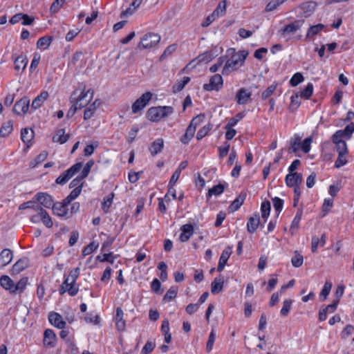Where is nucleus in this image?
Returning a JSON list of instances; mask_svg holds the SVG:
<instances>
[{
  "mask_svg": "<svg viewBox=\"0 0 354 354\" xmlns=\"http://www.w3.org/2000/svg\"><path fill=\"white\" fill-rule=\"evenodd\" d=\"M81 193V187L74 188L69 195L63 200L67 205L70 204L73 200H75Z\"/></svg>",
  "mask_w": 354,
  "mask_h": 354,
  "instance_id": "obj_41",
  "label": "nucleus"
},
{
  "mask_svg": "<svg viewBox=\"0 0 354 354\" xmlns=\"http://www.w3.org/2000/svg\"><path fill=\"white\" fill-rule=\"evenodd\" d=\"M205 117V114L202 113L196 115L192 120L189 127H191V128H194V130L196 131V127L203 122Z\"/></svg>",
  "mask_w": 354,
  "mask_h": 354,
  "instance_id": "obj_51",
  "label": "nucleus"
},
{
  "mask_svg": "<svg viewBox=\"0 0 354 354\" xmlns=\"http://www.w3.org/2000/svg\"><path fill=\"white\" fill-rule=\"evenodd\" d=\"M215 339H216V333L214 330H212V331L209 335L208 341H207V345H206V350L207 352H210L212 350Z\"/></svg>",
  "mask_w": 354,
  "mask_h": 354,
  "instance_id": "obj_63",
  "label": "nucleus"
},
{
  "mask_svg": "<svg viewBox=\"0 0 354 354\" xmlns=\"http://www.w3.org/2000/svg\"><path fill=\"white\" fill-rule=\"evenodd\" d=\"M48 319L52 325L55 327L63 329L66 326V322L64 321L62 317L57 313L51 312L49 313Z\"/></svg>",
  "mask_w": 354,
  "mask_h": 354,
  "instance_id": "obj_16",
  "label": "nucleus"
},
{
  "mask_svg": "<svg viewBox=\"0 0 354 354\" xmlns=\"http://www.w3.org/2000/svg\"><path fill=\"white\" fill-rule=\"evenodd\" d=\"M313 85L312 83H308L306 88L301 92L300 95L306 99H308L313 94Z\"/></svg>",
  "mask_w": 354,
  "mask_h": 354,
  "instance_id": "obj_62",
  "label": "nucleus"
},
{
  "mask_svg": "<svg viewBox=\"0 0 354 354\" xmlns=\"http://www.w3.org/2000/svg\"><path fill=\"white\" fill-rule=\"evenodd\" d=\"M177 293L178 288L175 286H171L166 292L165 295L163 297V300L167 301H171L176 297Z\"/></svg>",
  "mask_w": 354,
  "mask_h": 354,
  "instance_id": "obj_45",
  "label": "nucleus"
},
{
  "mask_svg": "<svg viewBox=\"0 0 354 354\" xmlns=\"http://www.w3.org/2000/svg\"><path fill=\"white\" fill-rule=\"evenodd\" d=\"M152 93L149 91L143 93L136 102L132 104V112L136 113L143 109L149 101L151 99Z\"/></svg>",
  "mask_w": 354,
  "mask_h": 354,
  "instance_id": "obj_8",
  "label": "nucleus"
},
{
  "mask_svg": "<svg viewBox=\"0 0 354 354\" xmlns=\"http://www.w3.org/2000/svg\"><path fill=\"white\" fill-rule=\"evenodd\" d=\"M29 106L30 100L27 97H24L15 104L13 112L17 115L24 114L28 111Z\"/></svg>",
  "mask_w": 354,
  "mask_h": 354,
  "instance_id": "obj_11",
  "label": "nucleus"
},
{
  "mask_svg": "<svg viewBox=\"0 0 354 354\" xmlns=\"http://www.w3.org/2000/svg\"><path fill=\"white\" fill-rule=\"evenodd\" d=\"M142 0H133L130 6L120 14L121 17L131 15L142 3Z\"/></svg>",
  "mask_w": 354,
  "mask_h": 354,
  "instance_id": "obj_28",
  "label": "nucleus"
},
{
  "mask_svg": "<svg viewBox=\"0 0 354 354\" xmlns=\"http://www.w3.org/2000/svg\"><path fill=\"white\" fill-rule=\"evenodd\" d=\"M113 197L114 194L112 192L104 198V201L102 203V208L105 213L109 212V209L111 206Z\"/></svg>",
  "mask_w": 354,
  "mask_h": 354,
  "instance_id": "obj_44",
  "label": "nucleus"
},
{
  "mask_svg": "<svg viewBox=\"0 0 354 354\" xmlns=\"http://www.w3.org/2000/svg\"><path fill=\"white\" fill-rule=\"evenodd\" d=\"M53 37L52 36H44L39 38L37 42V46L39 48L47 49L50 45Z\"/></svg>",
  "mask_w": 354,
  "mask_h": 354,
  "instance_id": "obj_34",
  "label": "nucleus"
},
{
  "mask_svg": "<svg viewBox=\"0 0 354 354\" xmlns=\"http://www.w3.org/2000/svg\"><path fill=\"white\" fill-rule=\"evenodd\" d=\"M155 347V342L147 341L141 351V354H150L153 351Z\"/></svg>",
  "mask_w": 354,
  "mask_h": 354,
  "instance_id": "obj_57",
  "label": "nucleus"
},
{
  "mask_svg": "<svg viewBox=\"0 0 354 354\" xmlns=\"http://www.w3.org/2000/svg\"><path fill=\"white\" fill-rule=\"evenodd\" d=\"M260 223V218L258 213L250 217L247 223V230L250 233H254Z\"/></svg>",
  "mask_w": 354,
  "mask_h": 354,
  "instance_id": "obj_20",
  "label": "nucleus"
},
{
  "mask_svg": "<svg viewBox=\"0 0 354 354\" xmlns=\"http://www.w3.org/2000/svg\"><path fill=\"white\" fill-rule=\"evenodd\" d=\"M195 130L194 128H191L189 127L187 128L185 133L181 137L180 141L183 144H188L189 140L194 137L195 133Z\"/></svg>",
  "mask_w": 354,
  "mask_h": 354,
  "instance_id": "obj_40",
  "label": "nucleus"
},
{
  "mask_svg": "<svg viewBox=\"0 0 354 354\" xmlns=\"http://www.w3.org/2000/svg\"><path fill=\"white\" fill-rule=\"evenodd\" d=\"M160 40V37L154 33L146 34L141 39L138 47L149 48L156 46Z\"/></svg>",
  "mask_w": 354,
  "mask_h": 354,
  "instance_id": "obj_7",
  "label": "nucleus"
},
{
  "mask_svg": "<svg viewBox=\"0 0 354 354\" xmlns=\"http://www.w3.org/2000/svg\"><path fill=\"white\" fill-rule=\"evenodd\" d=\"M69 137V134H66L64 129H59L56 131L55 134L53 136V141L54 142L64 144L67 142Z\"/></svg>",
  "mask_w": 354,
  "mask_h": 354,
  "instance_id": "obj_25",
  "label": "nucleus"
},
{
  "mask_svg": "<svg viewBox=\"0 0 354 354\" xmlns=\"http://www.w3.org/2000/svg\"><path fill=\"white\" fill-rule=\"evenodd\" d=\"M31 215L30 221L33 223H38L42 221L47 227H51L53 225V221L48 212L42 207Z\"/></svg>",
  "mask_w": 354,
  "mask_h": 354,
  "instance_id": "obj_6",
  "label": "nucleus"
},
{
  "mask_svg": "<svg viewBox=\"0 0 354 354\" xmlns=\"http://www.w3.org/2000/svg\"><path fill=\"white\" fill-rule=\"evenodd\" d=\"M180 240L182 242H186L193 234L194 227L192 224H185L180 227Z\"/></svg>",
  "mask_w": 354,
  "mask_h": 354,
  "instance_id": "obj_17",
  "label": "nucleus"
},
{
  "mask_svg": "<svg viewBox=\"0 0 354 354\" xmlns=\"http://www.w3.org/2000/svg\"><path fill=\"white\" fill-rule=\"evenodd\" d=\"M342 132L345 138L350 139L353 133L354 132V123L351 122L348 124Z\"/></svg>",
  "mask_w": 354,
  "mask_h": 354,
  "instance_id": "obj_64",
  "label": "nucleus"
},
{
  "mask_svg": "<svg viewBox=\"0 0 354 354\" xmlns=\"http://www.w3.org/2000/svg\"><path fill=\"white\" fill-rule=\"evenodd\" d=\"M332 288L331 282L326 281L324 285V287L319 294V298L321 301L326 299L328 295L330 294Z\"/></svg>",
  "mask_w": 354,
  "mask_h": 354,
  "instance_id": "obj_42",
  "label": "nucleus"
},
{
  "mask_svg": "<svg viewBox=\"0 0 354 354\" xmlns=\"http://www.w3.org/2000/svg\"><path fill=\"white\" fill-rule=\"evenodd\" d=\"M1 286L9 290L11 293H15V283L14 281L7 275H3L0 278Z\"/></svg>",
  "mask_w": 354,
  "mask_h": 354,
  "instance_id": "obj_22",
  "label": "nucleus"
},
{
  "mask_svg": "<svg viewBox=\"0 0 354 354\" xmlns=\"http://www.w3.org/2000/svg\"><path fill=\"white\" fill-rule=\"evenodd\" d=\"M28 61L24 56H19L15 60V68L17 71L21 70L22 71L26 68Z\"/></svg>",
  "mask_w": 354,
  "mask_h": 354,
  "instance_id": "obj_39",
  "label": "nucleus"
},
{
  "mask_svg": "<svg viewBox=\"0 0 354 354\" xmlns=\"http://www.w3.org/2000/svg\"><path fill=\"white\" fill-rule=\"evenodd\" d=\"M346 155V153H338V157L335 162V166L336 168H340L346 164L347 159Z\"/></svg>",
  "mask_w": 354,
  "mask_h": 354,
  "instance_id": "obj_59",
  "label": "nucleus"
},
{
  "mask_svg": "<svg viewBox=\"0 0 354 354\" xmlns=\"http://www.w3.org/2000/svg\"><path fill=\"white\" fill-rule=\"evenodd\" d=\"M56 341V335L51 329H46L44 334V344L49 346H54Z\"/></svg>",
  "mask_w": 354,
  "mask_h": 354,
  "instance_id": "obj_24",
  "label": "nucleus"
},
{
  "mask_svg": "<svg viewBox=\"0 0 354 354\" xmlns=\"http://www.w3.org/2000/svg\"><path fill=\"white\" fill-rule=\"evenodd\" d=\"M300 104H301V102L299 100L298 93H295V95L291 96L290 109L292 111H294L295 110H296L299 106Z\"/></svg>",
  "mask_w": 354,
  "mask_h": 354,
  "instance_id": "obj_55",
  "label": "nucleus"
},
{
  "mask_svg": "<svg viewBox=\"0 0 354 354\" xmlns=\"http://www.w3.org/2000/svg\"><path fill=\"white\" fill-rule=\"evenodd\" d=\"M325 26L322 24H318L315 26H311L307 31L306 38H312L314 36L319 34L324 28Z\"/></svg>",
  "mask_w": 354,
  "mask_h": 354,
  "instance_id": "obj_32",
  "label": "nucleus"
},
{
  "mask_svg": "<svg viewBox=\"0 0 354 354\" xmlns=\"http://www.w3.org/2000/svg\"><path fill=\"white\" fill-rule=\"evenodd\" d=\"M251 95V92H248L245 88H241L238 91L235 99L239 104H245L250 99Z\"/></svg>",
  "mask_w": 354,
  "mask_h": 354,
  "instance_id": "obj_18",
  "label": "nucleus"
},
{
  "mask_svg": "<svg viewBox=\"0 0 354 354\" xmlns=\"http://www.w3.org/2000/svg\"><path fill=\"white\" fill-rule=\"evenodd\" d=\"M35 198L41 206L46 208H50L54 204L53 197L47 193L39 192L35 196Z\"/></svg>",
  "mask_w": 354,
  "mask_h": 354,
  "instance_id": "obj_12",
  "label": "nucleus"
},
{
  "mask_svg": "<svg viewBox=\"0 0 354 354\" xmlns=\"http://www.w3.org/2000/svg\"><path fill=\"white\" fill-rule=\"evenodd\" d=\"M304 23V19H299L288 24L280 30L281 37H286L295 34L300 30Z\"/></svg>",
  "mask_w": 354,
  "mask_h": 354,
  "instance_id": "obj_4",
  "label": "nucleus"
},
{
  "mask_svg": "<svg viewBox=\"0 0 354 354\" xmlns=\"http://www.w3.org/2000/svg\"><path fill=\"white\" fill-rule=\"evenodd\" d=\"M49 94L47 91H42L38 96H37L32 101L31 109L36 110L39 108L42 104L47 100Z\"/></svg>",
  "mask_w": 354,
  "mask_h": 354,
  "instance_id": "obj_21",
  "label": "nucleus"
},
{
  "mask_svg": "<svg viewBox=\"0 0 354 354\" xmlns=\"http://www.w3.org/2000/svg\"><path fill=\"white\" fill-rule=\"evenodd\" d=\"M326 235L323 234L320 239L316 236L312 238L311 250L313 253L316 252L319 245L323 247L326 243Z\"/></svg>",
  "mask_w": 354,
  "mask_h": 354,
  "instance_id": "obj_30",
  "label": "nucleus"
},
{
  "mask_svg": "<svg viewBox=\"0 0 354 354\" xmlns=\"http://www.w3.org/2000/svg\"><path fill=\"white\" fill-rule=\"evenodd\" d=\"M304 80L303 75L301 73H296L292 75L290 80V84L292 86H296Z\"/></svg>",
  "mask_w": 354,
  "mask_h": 354,
  "instance_id": "obj_52",
  "label": "nucleus"
},
{
  "mask_svg": "<svg viewBox=\"0 0 354 354\" xmlns=\"http://www.w3.org/2000/svg\"><path fill=\"white\" fill-rule=\"evenodd\" d=\"M13 258L12 251L10 249H4L0 253V259L2 261L3 266H6L9 264Z\"/></svg>",
  "mask_w": 354,
  "mask_h": 354,
  "instance_id": "obj_29",
  "label": "nucleus"
},
{
  "mask_svg": "<svg viewBox=\"0 0 354 354\" xmlns=\"http://www.w3.org/2000/svg\"><path fill=\"white\" fill-rule=\"evenodd\" d=\"M277 84L275 83L270 85L261 94V98L263 100L268 99L273 93L275 91L277 88Z\"/></svg>",
  "mask_w": 354,
  "mask_h": 354,
  "instance_id": "obj_53",
  "label": "nucleus"
},
{
  "mask_svg": "<svg viewBox=\"0 0 354 354\" xmlns=\"http://www.w3.org/2000/svg\"><path fill=\"white\" fill-rule=\"evenodd\" d=\"M93 92L90 89L86 91H82L75 105L78 109L85 107L93 98Z\"/></svg>",
  "mask_w": 354,
  "mask_h": 354,
  "instance_id": "obj_13",
  "label": "nucleus"
},
{
  "mask_svg": "<svg viewBox=\"0 0 354 354\" xmlns=\"http://www.w3.org/2000/svg\"><path fill=\"white\" fill-rule=\"evenodd\" d=\"M174 113L171 106H164L151 107L147 113V118L151 122H158L162 118H166Z\"/></svg>",
  "mask_w": 354,
  "mask_h": 354,
  "instance_id": "obj_3",
  "label": "nucleus"
},
{
  "mask_svg": "<svg viewBox=\"0 0 354 354\" xmlns=\"http://www.w3.org/2000/svg\"><path fill=\"white\" fill-rule=\"evenodd\" d=\"M28 283V278L27 277H23L21 278L18 282L17 283H15V293L17 292V291H23L26 285Z\"/></svg>",
  "mask_w": 354,
  "mask_h": 354,
  "instance_id": "obj_58",
  "label": "nucleus"
},
{
  "mask_svg": "<svg viewBox=\"0 0 354 354\" xmlns=\"http://www.w3.org/2000/svg\"><path fill=\"white\" fill-rule=\"evenodd\" d=\"M189 77H184L182 80L177 81V82H176L172 86L173 92L177 93L182 91L185 85L189 82Z\"/></svg>",
  "mask_w": 354,
  "mask_h": 354,
  "instance_id": "obj_36",
  "label": "nucleus"
},
{
  "mask_svg": "<svg viewBox=\"0 0 354 354\" xmlns=\"http://www.w3.org/2000/svg\"><path fill=\"white\" fill-rule=\"evenodd\" d=\"M12 129L13 126L11 120L3 123L0 129V136L3 138L8 136L12 132Z\"/></svg>",
  "mask_w": 354,
  "mask_h": 354,
  "instance_id": "obj_35",
  "label": "nucleus"
},
{
  "mask_svg": "<svg viewBox=\"0 0 354 354\" xmlns=\"http://www.w3.org/2000/svg\"><path fill=\"white\" fill-rule=\"evenodd\" d=\"M27 267V260L21 259L18 260L12 266L11 269V274H17L23 271Z\"/></svg>",
  "mask_w": 354,
  "mask_h": 354,
  "instance_id": "obj_27",
  "label": "nucleus"
},
{
  "mask_svg": "<svg viewBox=\"0 0 354 354\" xmlns=\"http://www.w3.org/2000/svg\"><path fill=\"white\" fill-rule=\"evenodd\" d=\"M223 77L219 74H216L213 75L208 84H205L203 85V89L207 91H219L223 86Z\"/></svg>",
  "mask_w": 354,
  "mask_h": 354,
  "instance_id": "obj_9",
  "label": "nucleus"
},
{
  "mask_svg": "<svg viewBox=\"0 0 354 354\" xmlns=\"http://www.w3.org/2000/svg\"><path fill=\"white\" fill-rule=\"evenodd\" d=\"M302 175L300 173L288 174L285 178L286 184L290 187H297L302 183Z\"/></svg>",
  "mask_w": 354,
  "mask_h": 354,
  "instance_id": "obj_14",
  "label": "nucleus"
},
{
  "mask_svg": "<svg viewBox=\"0 0 354 354\" xmlns=\"http://www.w3.org/2000/svg\"><path fill=\"white\" fill-rule=\"evenodd\" d=\"M82 167V162H77L73 165L67 170L64 171L58 176L55 183L59 185L66 184L76 173H77Z\"/></svg>",
  "mask_w": 354,
  "mask_h": 354,
  "instance_id": "obj_5",
  "label": "nucleus"
},
{
  "mask_svg": "<svg viewBox=\"0 0 354 354\" xmlns=\"http://www.w3.org/2000/svg\"><path fill=\"white\" fill-rule=\"evenodd\" d=\"M248 55V53L246 50L234 53L231 57L226 61L222 73L223 75H228L231 72L237 70L244 64Z\"/></svg>",
  "mask_w": 354,
  "mask_h": 354,
  "instance_id": "obj_1",
  "label": "nucleus"
},
{
  "mask_svg": "<svg viewBox=\"0 0 354 354\" xmlns=\"http://www.w3.org/2000/svg\"><path fill=\"white\" fill-rule=\"evenodd\" d=\"M272 202L274 210L277 212L278 216L283 209V201L278 197H274L272 198Z\"/></svg>",
  "mask_w": 354,
  "mask_h": 354,
  "instance_id": "obj_60",
  "label": "nucleus"
},
{
  "mask_svg": "<svg viewBox=\"0 0 354 354\" xmlns=\"http://www.w3.org/2000/svg\"><path fill=\"white\" fill-rule=\"evenodd\" d=\"M301 216H302V210L299 209L297 211L293 221H292V223H291V225L290 227V231L292 234H294L295 232L298 229L299 224V222L301 218Z\"/></svg>",
  "mask_w": 354,
  "mask_h": 354,
  "instance_id": "obj_38",
  "label": "nucleus"
},
{
  "mask_svg": "<svg viewBox=\"0 0 354 354\" xmlns=\"http://www.w3.org/2000/svg\"><path fill=\"white\" fill-rule=\"evenodd\" d=\"M232 247H227L225 248L221 253V255L219 259L217 270L218 272L223 271L227 261L231 254Z\"/></svg>",
  "mask_w": 354,
  "mask_h": 354,
  "instance_id": "obj_19",
  "label": "nucleus"
},
{
  "mask_svg": "<svg viewBox=\"0 0 354 354\" xmlns=\"http://www.w3.org/2000/svg\"><path fill=\"white\" fill-rule=\"evenodd\" d=\"M224 280L222 277H216L211 284V292L216 295L220 292L223 288Z\"/></svg>",
  "mask_w": 354,
  "mask_h": 354,
  "instance_id": "obj_26",
  "label": "nucleus"
},
{
  "mask_svg": "<svg viewBox=\"0 0 354 354\" xmlns=\"http://www.w3.org/2000/svg\"><path fill=\"white\" fill-rule=\"evenodd\" d=\"M316 6L317 3L314 1L305 2L301 4L298 8L301 11L299 14L301 19L310 17L315 11Z\"/></svg>",
  "mask_w": 354,
  "mask_h": 354,
  "instance_id": "obj_10",
  "label": "nucleus"
},
{
  "mask_svg": "<svg viewBox=\"0 0 354 354\" xmlns=\"http://www.w3.org/2000/svg\"><path fill=\"white\" fill-rule=\"evenodd\" d=\"M211 125L207 124L202 127L197 133L196 134V139L198 140H200L203 139L211 130Z\"/></svg>",
  "mask_w": 354,
  "mask_h": 354,
  "instance_id": "obj_61",
  "label": "nucleus"
},
{
  "mask_svg": "<svg viewBox=\"0 0 354 354\" xmlns=\"http://www.w3.org/2000/svg\"><path fill=\"white\" fill-rule=\"evenodd\" d=\"M245 199V194H240L230 205L229 209L234 212L238 210L241 206L243 205L244 201Z\"/></svg>",
  "mask_w": 354,
  "mask_h": 354,
  "instance_id": "obj_33",
  "label": "nucleus"
},
{
  "mask_svg": "<svg viewBox=\"0 0 354 354\" xmlns=\"http://www.w3.org/2000/svg\"><path fill=\"white\" fill-rule=\"evenodd\" d=\"M224 189H225L224 185L222 184H218L217 185H215L209 189L208 197H210L212 195L218 196L224 192Z\"/></svg>",
  "mask_w": 354,
  "mask_h": 354,
  "instance_id": "obj_48",
  "label": "nucleus"
},
{
  "mask_svg": "<svg viewBox=\"0 0 354 354\" xmlns=\"http://www.w3.org/2000/svg\"><path fill=\"white\" fill-rule=\"evenodd\" d=\"M96 110L95 102L91 104L88 108H86L84 113V119L87 120L93 115Z\"/></svg>",
  "mask_w": 354,
  "mask_h": 354,
  "instance_id": "obj_54",
  "label": "nucleus"
},
{
  "mask_svg": "<svg viewBox=\"0 0 354 354\" xmlns=\"http://www.w3.org/2000/svg\"><path fill=\"white\" fill-rule=\"evenodd\" d=\"M48 153L46 151H42L36 156L34 160L31 161L29 164L30 167L34 168L37 165L43 162L47 158Z\"/></svg>",
  "mask_w": 354,
  "mask_h": 354,
  "instance_id": "obj_43",
  "label": "nucleus"
},
{
  "mask_svg": "<svg viewBox=\"0 0 354 354\" xmlns=\"http://www.w3.org/2000/svg\"><path fill=\"white\" fill-rule=\"evenodd\" d=\"M270 209H271V205H270V203L268 201H264L261 203V217L264 220V222L267 221V219L270 215Z\"/></svg>",
  "mask_w": 354,
  "mask_h": 354,
  "instance_id": "obj_37",
  "label": "nucleus"
},
{
  "mask_svg": "<svg viewBox=\"0 0 354 354\" xmlns=\"http://www.w3.org/2000/svg\"><path fill=\"white\" fill-rule=\"evenodd\" d=\"M225 10H226V1L223 0L219 2L216 8L213 11V13L218 17L220 16H223L225 13Z\"/></svg>",
  "mask_w": 354,
  "mask_h": 354,
  "instance_id": "obj_47",
  "label": "nucleus"
},
{
  "mask_svg": "<svg viewBox=\"0 0 354 354\" xmlns=\"http://www.w3.org/2000/svg\"><path fill=\"white\" fill-rule=\"evenodd\" d=\"M34 138V131L30 129H23L21 131V140L28 145Z\"/></svg>",
  "mask_w": 354,
  "mask_h": 354,
  "instance_id": "obj_31",
  "label": "nucleus"
},
{
  "mask_svg": "<svg viewBox=\"0 0 354 354\" xmlns=\"http://www.w3.org/2000/svg\"><path fill=\"white\" fill-rule=\"evenodd\" d=\"M164 147V141L162 138H158L152 142L149 148L151 156H155L158 153L161 152Z\"/></svg>",
  "mask_w": 354,
  "mask_h": 354,
  "instance_id": "obj_23",
  "label": "nucleus"
},
{
  "mask_svg": "<svg viewBox=\"0 0 354 354\" xmlns=\"http://www.w3.org/2000/svg\"><path fill=\"white\" fill-rule=\"evenodd\" d=\"M98 146L99 142L97 141H95L92 144L86 145L84 149V156H91L93 153L95 149L98 147Z\"/></svg>",
  "mask_w": 354,
  "mask_h": 354,
  "instance_id": "obj_56",
  "label": "nucleus"
},
{
  "mask_svg": "<svg viewBox=\"0 0 354 354\" xmlns=\"http://www.w3.org/2000/svg\"><path fill=\"white\" fill-rule=\"evenodd\" d=\"M304 262L303 256L299 254L297 251L295 252V255L291 259L292 265L295 268H299L302 266Z\"/></svg>",
  "mask_w": 354,
  "mask_h": 354,
  "instance_id": "obj_46",
  "label": "nucleus"
},
{
  "mask_svg": "<svg viewBox=\"0 0 354 354\" xmlns=\"http://www.w3.org/2000/svg\"><path fill=\"white\" fill-rule=\"evenodd\" d=\"M80 268H76L71 270L69 275L65 279L64 281L61 285L59 290L60 295H62L66 292H68L71 296H75L77 294L79 289L75 286V283L80 275Z\"/></svg>",
  "mask_w": 354,
  "mask_h": 354,
  "instance_id": "obj_2",
  "label": "nucleus"
},
{
  "mask_svg": "<svg viewBox=\"0 0 354 354\" xmlns=\"http://www.w3.org/2000/svg\"><path fill=\"white\" fill-rule=\"evenodd\" d=\"M292 304V299H286L283 301V306L280 311L281 316L286 317L288 315L290 310L291 308Z\"/></svg>",
  "mask_w": 354,
  "mask_h": 354,
  "instance_id": "obj_49",
  "label": "nucleus"
},
{
  "mask_svg": "<svg viewBox=\"0 0 354 354\" xmlns=\"http://www.w3.org/2000/svg\"><path fill=\"white\" fill-rule=\"evenodd\" d=\"M55 214L59 217L69 218L68 205L64 202L54 203L52 206Z\"/></svg>",
  "mask_w": 354,
  "mask_h": 354,
  "instance_id": "obj_15",
  "label": "nucleus"
},
{
  "mask_svg": "<svg viewBox=\"0 0 354 354\" xmlns=\"http://www.w3.org/2000/svg\"><path fill=\"white\" fill-rule=\"evenodd\" d=\"M99 246L98 243H96L95 241L90 243L87 246H86L82 250V255L86 257L91 254L93 251L97 249Z\"/></svg>",
  "mask_w": 354,
  "mask_h": 354,
  "instance_id": "obj_50",
  "label": "nucleus"
}]
</instances>
